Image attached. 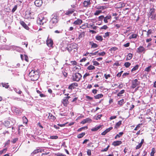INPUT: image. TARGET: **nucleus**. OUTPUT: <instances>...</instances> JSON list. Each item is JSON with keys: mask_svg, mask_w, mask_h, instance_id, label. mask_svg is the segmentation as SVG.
<instances>
[{"mask_svg": "<svg viewBox=\"0 0 156 156\" xmlns=\"http://www.w3.org/2000/svg\"><path fill=\"white\" fill-rule=\"evenodd\" d=\"M51 18L49 25V28L50 29L52 28L53 27H55L59 20V16L57 14H53L51 16Z\"/></svg>", "mask_w": 156, "mask_h": 156, "instance_id": "f257e3e1", "label": "nucleus"}, {"mask_svg": "<svg viewBox=\"0 0 156 156\" xmlns=\"http://www.w3.org/2000/svg\"><path fill=\"white\" fill-rule=\"evenodd\" d=\"M78 48V45L75 43H73L66 47V49H67L70 53L73 54L77 51Z\"/></svg>", "mask_w": 156, "mask_h": 156, "instance_id": "f03ea898", "label": "nucleus"}, {"mask_svg": "<svg viewBox=\"0 0 156 156\" xmlns=\"http://www.w3.org/2000/svg\"><path fill=\"white\" fill-rule=\"evenodd\" d=\"M31 78V80L33 81L37 80L39 78V73L38 71L32 70L28 74Z\"/></svg>", "mask_w": 156, "mask_h": 156, "instance_id": "7ed1b4c3", "label": "nucleus"}, {"mask_svg": "<svg viewBox=\"0 0 156 156\" xmlns=\"http://www.w3.org/2000/svg\"><path fill=\"white\" fill-rule=\"evenodd\" d=\"M47 21V18L45 17L43 14H40L38 16L37 22L38 25H43L44 23H46Z\"/></svg>", "mask_w": 156, "mask_h": 156, "instance_id": "20e7f679", "label": "nucleus"}, {"mask_svg": "<svg viewBox=\"0 0 156 156\" xmlns=\"http://www.w3.org/2000/svg\"><path fill=\"white\" fill-rule=\"evenodd\" d=\"M73 80L74 81H79L82 77V75L79 73H76L72 75Z\"/></svg>", "mask_w": 156, "mask_h": 156, "instance_id": "39448f33", "label": "nucleus"}, {"mask_svg": "<svg viewBox=\"0 0 156 156\" xmlns=\"http://www.w3.org/2000/svg\"><path fill=\"white\" fill-rule=\"evenodd\" d=\"M140 82L138 81L137 79L133 80L132 81L131 88L134 89L140 84Z\"/></svg>", "mask_w": 156, "mask_h": 156, "instance_id": "423d86ee", "label": "nucleus"}, {"mask_svg": "<svg viewBox=\"0 0 156 156\" xmlns=\"http://www.w3.org/2000/svg\"><path fill=\"white\" fill-rule=\"evenodd\" d=\"M33 12H31L29 11H27L25 12V18L26 19L33 18Z\"/></svg>", "mask_w": 156, "mask_h": 156, "instance_id": "0eeeda50", "label": "nucleus"}, {"mask_svg": "<svg viewBox=\"0 0 156 156\" xmlns=\"http://www.w3.org/2000/svg\"><path fill=\"white\" fill-rule=\"evenodd\" d=\"M70 98V96H68L63 98L62 102L65 106H66L68 103V99Z\"/></svg>", "mask_w": 156, "mask_h": 156, "instance_id": "6e6552de", "label": "nucleus"}, {"mask_svg": "<svg viewBox=\"0 0 156 156\" xmlns=\"http://www.w3.org/2000/svg\"><path fill=\"white\" fill-rule=\"evenodd\" d=\"M75 11L74 9H69L67 10L65 12V14L66 15L70 16L71 14L73 13Z\"/></svg>", "mask_w": 156, "mask_h": 156, "instance_id": "1a4fd4ad", "label": "nucleus"}, {"mask_svg": "<svg viewBox=\"0 0 156 156\" xmlns=\"http://www.w3.org/2000/svg\"><path fill=\"white\" fill-rule=\"evenodd\" d=\"M91 0H85L83 2V6L85 8L88 7L91 4Z\"/></svg>", "mask_w": 156, "mask_h": 156, "instance_id": "9d476101", "label": "nucleus"}, {"mask_svg": "<svg viewBox=\"0 0 156 156\" xmlns=\"http://www.w3.org/2000/svg\"><path fill=\"white\" fill-rule=\"evenodd\" d=\"M12 109L17 114H20L22 112V109L20 108H16V107H13L12 108Z\"/></svg>", "mask_w": 156, "mask_h": 156, "instance_id": "9b49d317", "label": "nucleus"}, {"mask_svg": "<svg viewBox=\"0 0 156 156\" xmlns=\"http://www.w3.org/2000/svg\"><path fill=\"white\" fill-rule=\"evenodd\" d=\"M42 3V0H36L34 2L35 5L37 7L41 6Z\"/></svg>", "mask_w": 156, "mask_h": 156, "instance_id": "f8f14e48", "label": "nucleus"}, {"mask_svg": "<svg viewBox=\"0 0 156 156\" xmlns=\"http://www.w3.org/2000/svg\"><path fill=\"white\" fill-rule=\"evenodd\" d=\"M82 22L83 21L81 20L78 19L74 22L73 24L75 25H80Z\"/></svg>", "mask_w": 156, "mask_h": 156, "instance_id": "ddd939ff", "label": "nucleus"}, {"mask_svg": "<svg viewBox=\"0 0 156 156\" xmlns=\"http://www.w3.org/2000/svg\"><path fill=\"white\" fill-rule=\"evenodd\" d=\"M122 143V142L121 141L118 140L114 141L112 144L115 146H117L120 145Z\"/></svg>", "mask_w": 156, "mask_h": 156, "instance_id": "4468645a", "label": "nucleus"}, {"mask_svg": "<svg viewBox=\"0 0 156 156\" xmlns=\"http://www.w3.org/2000/svg\"><path fill=\"white\" fill-rule=\"evenodd\" d=\"M78 86V84L76 83H73L69 86V88L72 89L74 88L75 87H77Z\"/></svg>", "mask_w": 156, "mask_h": 156, "instance_id": "2eb2a0df", "label": "nucleus"}, {"mask_svg": "<svg viewBox=\"0 0 156 156\" xmlns=\"http://www.w3.org/2000/svg\"><path fill=\"white\" fill-rule=\"evenodd\" d=\"M91 119L89 118H87L83 119L81 122V123L84 124L87 122H91Z\"/></svg>", "mask_w": 156, "mask_h": 156, "instance_id": "dca6fc26", "label": "nucleus"}, {"mask_svg": "<svg viewBox=\"0 0 156 156\" xmlns=\"http://www.w3.org/2000/svg\"><path fill=\"white\" fill-rule=\"evenodd\" d=\"M20 23L21 25L25 29L28 30L29 29V28L27 25L23 21H20Z\"/></svg>", "mask_w": 156, "mask_h": 156, "instance_id": "f3484780", "label": "nucleus"}, {"mask_svg": "<svg viewBox=\"0 0 156 156\" xmlns=\"http://www.w3.org/2000/svg\"><path fill=\"white\" fill-rule=\"evenodd\" d=\"M89 45H91V48H97L98 47V45L94 43L93 41H90L89 43Z\"/></svg>", "mask_w": 156, "mask_h": 156, "instance_id": "a211bd4d", "label": "nucleus"}, {"mask_svg": "<svg viewBox=\"0 0 156 156\" xmlns=\"http://www.w3.org/2000/svg\"><path fill=\"white\" fill-rule=\"evenodd\" d=\"M47 44L49 47H51L52 46L53 42L51 39H49L47 41Z\"/></svg>", "mask_w": 156, "mask_h": 156, "instance_id": "6ab92c4d", "label": "nucleus"}, {"mask_svg": "<svg viewBox=\"0 0 156 156\" xmlns=\"http://www.w3.org/2000/svg\"><path fill=\"white\" fill-rule=\"evenodd\" d=\"M144 142V139H142L140 143L137 145L136 146V149H138L140 148L142 146Z\"/></svg>", "mask_w": 156, "mask_h": 156, "instance_id": "aec40b11", "label": "nucleus"}, {"mask_svg": "<svg viewBox=\"0 0 156 156\" xmlns=\"http://www.w3.org/2000/svg\"><path fill=\"white\" fill-rule=\"evenodd\" d=\"M137 52H145V49L144 47L143 46H140L137 48Z\"/></svg>", "mask_w": 156, "mask_h": 156, "instance_id": "412c9836", "label": "nucleus"}, {"mask_svg": "<svg viewBox=\"0 0 156 156\" xmlns=\"http://www.w3.org/2000/svg\"><path fill=\"white\" fill-rule=\"evenodd\" d=\"M102 126V125H100L97 126H95L94 128L92 129L91 130L93 131H96L99 129Z\"/></svg>", "mask_w": 156, "mask_h": 156, "instance_id": "4be33fe9", "label": "nucleus"}, {"mask_svg": "<svg viewBox=\"0 0 156 156\" xmlns=\"http://www.w3.org/2000/svg\"><path fill=\"white\" fill-rule=\"evenodd\" d=\"M95 39L98 41H101L103 40L102 37L101 36H100L99 35H97L95 37Z\"/></svg>", "mask_w": 156, "mask_h": 156, "instance_id": "5701e85b", "label": "nucleus"}, {"mask_svg": "<svg viewBox=\"0 0 156 156\" xmlns=\"http://www.w3.org/2000/svg\"><path fill=\"white\" fill-rule=\"evenodd\" d=\"M1 84L3 87H5L6 89L8 88L9 87L8 83H1Z\"/></svg>", "mask_w": 156, "mask_h": 156, "instance_id": "b1692460", "label": "nucleus"}, {"mask_svg": "<svg viewBox=\"0 0 156 156\" xmlns=\"http://www.w3.org/2000/svg\"><path fill=\"white\" fill-rule=\"evenodd\" d=\"M3 124L6 127H10L9 126L10 125V122L8 121H5L4 122H3Z\"/></svg>", "mask_w": 156, "mask_h": 156, "instance_id": "393cba45", "label": "nucleus"}, {"mask_svg": "<svg viewBox=\"0 0 156 156\" xmlns=\"http://www.w3.org/2000/svg\"><path fill=\"white\" fill-rule=\"evenodd\" d=\"M111 16H107L104 17V21L105 23H107L108 22L107 20L111 18Z\"/></svg>", "mask_w": 156, "mask_h": 156, "instance_id": "a878e982", "label": "nucleus"}, {"mask_svg": "<svg viewBox=\"0 0 156 156\" xmlns=\"http://www.w3.org/2000/svg\"><path fill=\"white\" fill-rule=\"evenodd\" d=\"M122 124V121H119L118 122H117L115 126V129H117L118 128H119L120 125Z\"/></svg>", "mask_w": 156, "mask_h": 156, "instance_id": "bb28decb", "label": "nucleus"}, {"mask_svg": "<svg viewBox=\"0 0 156 156\" xmlns=\"http://www.w3.org/2000/svg\"><path fill=\"white\" fill-rule=\"evenodd\" d=\"M133 57L132 54L131 53H129L127 56L126 59L127 60H130Z\"/></svg>", "mask_w": 156, "mask_h": 156, "instance_id": "cd10ccee", "label": "nucleus"}, {"mask_svg": "<svg viewBox=\"0 0 156 156\" xmlns=\"http://www.w3.org/2000/svg\"><path fill=\"white\" fill-rule=\"evenodd\" d=\"M85 36V33L84 32H82L80 34L78 38L79 39L84 37Z\"/></svg>", "mask_w": 156, "mask_h": 156, "instance_id": "c85d7f7f", "label": "nucleus"}, {"mask_svg": "<svg viewBox=\"0 0 156 156\" xmlns=\"http://www.w3.org/2000/svg\"><path fill=\"white\" fill-rule=\"evenodd\" d=\"M108 8L107 6H98L97 7V9H105Z\"/></svg>", "mask_w": 156, "mask_h": 156, "instance_id": "c756f323", "label": "nucleus"}, {"mask_svg": "<svg viewBox=\"0 0 156 156\" xmlns=\"http://www.w3.org/2000/svg\"><path fill=\"white\" fill-rule=\"evenodd\" d=\"M40 151V150H39V149L35 150L33 152L31 153V154L33 155L37 154V153L39 152Z\"/></svg>", "mask_w": 156, "mask_h": 156, "instance_id": "7c9ffc66", "label": "nucleus"}, {"mask_svg": "<svg viewBox=\"0 0 156 156\" xmlns=\"http://www.w3.org/2000/svg\"><path fill=\"white\" fill-rule=\"evenodd\" d=\"M103 95L101 94H98L94 96V98L96 99H99L103 97Z\"/></svg>", "mask_w": 156, "mask_h": 156, "instance_id": "2f4dec72", "label": "nucleus"}, {"mask_svg": "<svg viewBox=\"0 0 156 156\" xmlns=\"http://www.w3.org/2000/svg\"><path fill=\"white\" fill-rule=\"evenodd\" d=\"M85 135L84 133H81L79 134L77 136V138H80L82 137Z\"/></svg>", "mask_w": 156, "mask_h": 156, "instance_id": "473e14b6", "label": "nucleus"}, {"mask_svg": "<svg viewBox=\"0 0 156 156\" xmlns=\"http://www.w3.org/2000/svg\"><path fill=\"white\" fill-rule=\"evenodd\" d=\"M87 69L89 70H91L94 69L95 68L94 66L90 65L87 67Z\"/></svg>", "mask_w": 156, "mask_h": 156, "instance_id": "72a5a7b5", "label": "nucleus"}, {"mask_svg": "<svg viewBox=\"0 0 156 156\" xmlns=\"http://www.w3.org/2000/svg\"><path fill=\"white\" fill-rule=\"evenodd\" d=\"M137 37V35L136 34H132L130 37L129 38H136Z\"/></svg>", "mask_w": 156, "mask_h": 156, "instance_id": "f704fd0d", "label": "nucleus"}, {"mask_svg": "<svg viewBox=\"0 0 156 156\" xmlns=\"http://www.w3.org/2000/svg\"><path fill=\"white\" fill-rule=\"evenodd\" d=\"M125 92V90H121L118 94L117 96L119 97L121 96V95L124 93Z\"/></svg>", "mask_w": 156, "mask_h": 156, "instance_id": "c9c22d12", "label": "nucleus"}, {"mask_svg": "<svg viewBox=\"0 0 156 156\" xmlns=\"http://www.w3.org/2000/svg\"><path fill=\"white\" fill-rule=\"evenodd\" d=\"M110 34H111L110 32H107L105 33V34L103 36V37L105 38L108 37Z\"/></svg>", "mask_w": 156, "mask_h": 156, "instance_id": "e433bc0d", "label": "nucleus"}, {"mask_svg": "<svg viewBox=\"0 0 156 156\" xmlns=\"http://www.w3.org/2000/svg\"><path fill=\"white\" fill-rule=\"evenodd\" d=\"M155 152V149L154 148H153L152 149L151 152V156H154V154Z\"/></svg>", "mask_w": 156, "mask_h": 156, "instance_id": "4c0bfd02", "label": "nucleus"}, {"mask_svg": "<svg viewBox=\"0 0 156 156\" xmlns=\"http://www.w3.org/2000/svg\"><path fill=\"white\" fill-rule=\"evenodd\" d=\"M139 66L138 65H136V66H135L131 70V71L133 72L134 71H135L138 68Z\"/></svg>", "mask_w": 156, "mask_h": 156, "instance_id": "58836bf2", "label": "nucleus"}, {"mask_svg": "<svg viewBox=\"0 0 156 156\" xmlns=\"http://www.w3.org/2000/svg\"><path fill=\"white\" fill-rule=\"evenodd\" d=\"M131 65V64L128 62H126L124 65L126 68L129 67Z\"/></svg>", "mask_w": 156, "mask_h": 156, "instance_id": "ea45409f", "label": "nucleus"}, {"mask_svg": "<svg viewBox=\"0 0 156 156\" xmlns=\"http://www.w3.org/2000/svg\"><path fill=\"white\" fill-rule=\"evenodd\" d=\"M152 33V30L151 29H149L147 32V35L148 37H149Z\"/></svg>", "mask_w": 156, "mask_h": 156, "instance_id": "a19ab883", "label": "nucleus"}, {"mask_svg": "<svg viewBox=\"0 0 156 156\" xmlns=\"http://www.w3.org/2000/svg\"><path fill=\"white\" fill-rule=\"evenodd\" d=\"M151 66H148V67L146 68L145 69L144 71H147V72H148L150 71L151 70Z\"/></svg>", "mask_w": 156, "mask_h": 156, "instance_id": "79ce46f5", "label": "nucleus"}, {"mask_svg": "<svg viewBox=\"0 0 156 156\" xmlns=\"http://www.w3.org/2000/svg\"><path fill=\"white\" fill-rule=\"evenodd\" d=\"M105 52L104 51H103L101 53H98V54L97 55L98 56H104L105 55Z\"/></svg>", "mask_w": 156, "mask_h": 156, "instance_id": "37998d69", "label": "nucleus"}, {"mask_svg": "<svg viewBox=\"0 0 156 156\" xmlns=\"http://www.w3.org/2000/svg\"><path fill=\"white\" fill-rule=\"evenodd\" d=\"M102 11L101 10H97L96 12L94 13V15L95 16L98 15Z\"/></svg>", "mask_w": 156, "mask_h": 156, "instance_id": "c03bdc74", "label": "nucleus"}, {"mask_svg": "<svg viewBox=\"0 0 156 156\" xmlns=\"http://www.w3.org/2000/svg\"><path fill=\"white\" fill-rule=\"evenodd\" d=\"M124 99H122L118 101V104L120 105H122L124 102Z\"/></svg>", "mask_w": 156, "mask_h": 156, "instance_id": "a18cd8bd", "label": "nucleus"}, {"mask_svg": "<svg viewBox=\"0 0 156 156\" xmlns=\"http://www.w3.org/2000/svg\"><path fill=\"white\" fill-rule=\"evenodd\" d=\"M142 125V123H140L138 124L136 126V128L134 129V130H137L138 129H139V128L140 127V126Z\"/></svg>", "mask_w": 156, "mask_h": 156, "instance_id": "49530a36", "label": "nucleus"}, {"mask_svg": "<svg viewBox=\"0 0 156 156\" xmlns=\"http://www.w3.org/2000/svg\"><path fill=\"white\" fill-rule=\"evenodd\" d=\"M123 134V132H121L119 133V134H117V136H118V138H119Z\"/></svg>", "mask_w": 156, "mask_h": 156, "instance_id": "de8ad7c7", "label": "nucleus"}, {"mask_svg": "<svg viewBox=\"0 0 156 156\" xmlns=\"http://www.w3.org/2000/svg\"><path fill=\"white\" fill-rule=\"evenodd\" d=\"M15 91L17 93L19 94H21L22 93V91L18 89H15Z\"/></svg>", "mask_w": 156, "mask_h": 156, "instance_id": "09e8293b", "label": "nucleus"}, {"mask_svg": "<svg viewBox=\"0 0 156 156\" xmlns=\"http://www.w3.org/2000/svg\"><path fill=\"white\" fill-rule=\"evenodd\" d=\"M50 138L52 139H57L58 138V136H50Z\"/></svg>", "mask_w": 156, "mask_h": 156, "instance_id": "8fccbe9b", "label": "nucleus"}, {"mask_svg": "<svg viewBox=\"0 0 156 156\" xmlns=\"http://www.w3.org/2000/svg\"><path fill=\"white\" fill-rule=\"evenodd\" d=\"M23 119L24 122L25 123H27L28 120L26 117L23 116Z\"/></svg>", "mask_w": 156, "mask_h": 156, "instance_id": "3c124183", "label": "nucleus"}, {"mask_svg": "<svg viewBox=\"0 0 156 156\" xmlns=\"http://www.w3.org/2000/svg\"><path fill=\"white\" fill-rule=\"evenodd\" d=\"M109 147H110V146L108 145L106 148L102 150H101V152L106 151L108 150V149Z\"/></svg>", "mask_w": 156, "mask_h": 156, "instance_id": "603ef678", "label": "nucleus"}, {"mask_svg": "<svg viewBox=\"0 0 156 156\" xmlns=\"http://www.w3.org/2000/svg\"><path fill=\"white\" fill-rule=\"evenodd\" d=\"M93 65L95 66H98L99 64V63L96 61H93Z\"/></svg>", "mask_w": 156, "mask_h": 156, "instance_id": "864d4df0", "label": "nucleus"}, {"mask_svg": "<svg viewBox=\"0 0 156 156\" xmlns=\"http://www.w3.org/2000/svg\"><path fill=\"white\" fill-rule=\"evenodd\" d=\"M20 66V64L19 63H17L16 65H14L12 66V68H16L17 67H19Z\"/></svg>", "mask_w": 156, "mask_h": 156, "instance_id": "5fc2aeb1", "label": "nucleus"}, {"mask_svg": "<svg viewBox=\"0 0 156 156\" xmlns=\"http://www.w3.org/2000/svg\"><path fill=\"white\" fill-rule=\"evenodd\" d=\"M113 128L112 127H110L108 129H107L105 131L106 132V133H108L109 132L110 130H112V129Z\"/></svg>", "mask_w": 156, "mask_h": 156, "instance_id": "6e6d98bb", "label": "nucleus"}, {"mask_svg": "<svg viewBox=\"0 0 156 156\" xmlns=\"http://www.w3.org/2000/svg\"><path fill=\"white\" fill-rule=\"evenodd\" d=\"M87 155L89 156H90L91 155V151L90 150H87Z\"/></svg>", "mask_w": 156, "mask_h": 156, "instance_id": "4d7b16f0", "label": "nucleus"}, {"mask_svg": "<svg viewBox=\"0 0 156 156\" xmlns=\"http://www.w3.org/2000/svg\"><path fill=\"white\" fill-rule=\"evenodd\" d=\"M108 28V27L106 25H105L103 26L101 28V30H103V29L106 30Z\"/></svg>", "mask_w": 156, "mask_h": 156, "instance_id": "13d9d810", "label": "nucleus"}, {"mask_svg": "<svg viewBox=\"0 0 156 156\" xmlns=\"http://www.w3.org/2000/svg\"><path fill=\"white\" fill-rule=\"evenodd\" d=\"M104 76L106 79H107L108 77H110L111 76L110 74L107 75L106 74H104Z\"/></svg>", "mask_w": 156, "mask_h": 156, "instance_id": "bf43d9fd", "label": "nucleus"}, {"mask_svg": "<svg viewBox=\"0 0 156 156\" xmlns=\"http://www.w3.org/2000/svg\"><path fill=\"white\" fill-rule=\"evenodd\" d=\"M102 116V115H98L96 117V119L98 120V119H100L101 117Z\"/></svg>", "mask_w": 156, "mask_h": 156, "instance_id": "052dcab7", "label": "nucleus"}, {"mask_svg": "<svg viewBox=\"0 0 156 156\" xmlns=\"http://www.w3.org/2000/svg\"><path fill=\"white\" fill-rule=\"evenodd\" d=\"M123 71H122L121 72L118 73L116 75V76L119 77L121 76L122 74V73L123 72Z\"/></svg>", "mask_w": 156, "mask_h": 156, "instance_id": "680f3d73", "label": "nucleus"}, {"mask_svg": "<svg viewBox=\"0 0 156 156\" xmlns=\"http://www.w3.org/2000/svg\"><path fill=\"white\" fill-rule=\"evenodd\" d=\"M57 156H66V155L60 153H58L56 154Z\"/></svg>", "mask_w": 156, "mask_h": 156, "instance_id": "e2e57ef3", "label": "nucleus"}, {"mask_svg": "<svg viewBox=\"0 0 156 156\" xmlns=\"http://www.w3.org/2000/svg\"><path fill=\"white\" fill-rule=\"evenodd\" d=\"M24 59L27 62L28 61V58L26 55H24Z\"/></svg>", "mask_w": 156, "mask_h": 156, "instance_id": "0e129e2a", "label": "nucleus"}, {"mask_svg": "<svg viewBox=\"0 0 156 156\" xmlns=\"http://www.w3.org/2000/svg\"><path fill=\"white\" fill-rule=\"evenodd\" d=\"M18 140V139L17 138H15L13 139L12 140V142L13 143H15L16 141Z\"/></svg>", "mask_w": 156, "mask_h": 156, "instance_id": "69168bd1", "label": "nucleus"}, {"mask_svg": "<svg viewBox=\"0 0 156 156\" xmlns=\"http://www.w3.org/2000/svg\"><path fill=\"white\" fill-rule=\"evenodd\" d=\"M71 63L73 65H76L77 64V62L75 61H71Z\"/></svg>", "mask_w": 156, "mask_h": 156, "instance_id": "338daca9", "label": "nucleus"}, {"mask_svg": "<svg viewBox=\"0 0 156 156\" xmlns=\"http://www.w3.org/2000/svg\"><path fill=\"white\" fill-rule=\"evenodd\" d=\"M129 44H130L128 42V43H127L126 44H124V46L125 47H129Z\"/></svg>", "mask_w": 156, "mask_h": 156, "instance_id": "774afa93", "label": "nucleus"}]
</instances>
